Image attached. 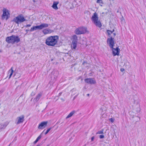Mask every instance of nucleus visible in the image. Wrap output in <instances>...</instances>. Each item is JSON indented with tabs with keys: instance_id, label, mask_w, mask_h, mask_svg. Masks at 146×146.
<instances>
[{
	"instance_id": "473e14b6",
	"label": "nucleus",
	"mask_w": 146,
	"mask_h": 146,
	"mask_svg": "<svg viewBox=\"0 0 146 146\" xmlns=\"http://www.w3.org/2000/svg\"><path fill=\"white\" fill-rule=\"evenodd\" d=\"M31 26V25L30 24L27 25L26 26V27H30Z\"/></svg>"
},
{
	"instance_id": "aec40b11",
	"label": "nucleus",
	"mask_w": 146,
	"mask_h": 146,
	"mask_svg": "<svg viewBox=\"0 0 146 146\" xmlns=\"http://www.w3.org/2000/svg\"><path fill=\"white\" fill-rule=\"evenodd\" d=\"M76 111H71L67 116L66 118H68L71 117L75 113Z\"/></svg>"
},
{
	"instance_id": "9b49d317",
	"label": "nucleus",
	"mask_w": 146,
	"mask_h": 146,
	"mask_svg": "<svg viewBox=\"0 0 146 146\" xmlns=\"http://www.w3.org/2000/svg\"><path fill=\"white\" fill-rule=\"evenodd\" d=\"M47 121H43L39 124L38 128L39 129H42L45 127L47 125Z\"/></svg>"
},
{
	"instance_id": "4468645a",
	"label": "nucleus",
	"mask_w": 146,
	"mask_h": 146,
	"mask_svg": "<svg viewBox=\"0 0 146 146\" xmlns=\"http://www.w3.org/2000/svg\"><path fill=\"white\" fill-rule=\"evenodd\" d=\"M40 30H41L44 28H46L48 27L49 24L47 23H43L39 25Z\"/></svg>"
},
{
	"instance_id": "2f4dec72",
	"label": "nucleus",
	"mask_w": 146,
	"mask_h": 146,
	"mask_svg": "<svg viewBox=\"0 0 146 146\" xmlns=\"http://www.w3.org/2000/svg\"><path fill=\"white\" fill-rule=\"evenodd\" d=\"M94 139V136L92 137L91 138V141H93Z\"/></svg>"
},
{
	"instance_id": "5701e85b",
	"label": "nucleus",
	"mask_w": 146,
	"mask_h": 146,
	"mask_svg": "<svg viewBox=\"0 0 146 146\" xmlns=\"http://www.w3.org/2000/svg\"><path fill=\"white\" fill-rule=\"evenodd\" d=\"M77 43L72 42L71 46L73 49H75L76 47Z\"/></svg>"
},
{
	"instance_id": "a19ab883",
	"label": "nucleus",
	"mask_w": 146,
	"mask_h": 146,
	"mask_svg": "<svg viewBox=\"0 0 146 146\" xmlns=\"http://www.w3.org/2000/svg\"><path fill=\"white\" fill-rule=\"evenodd\" d=\"M89 95H90V94H87V96H89Z\"/></svg>"
},
{
	"instance_id": "49530a36",
	"label": "nucleus",
	"mask_w": 146,
	"mask_h": 146,
	"mask_svg": "<svg viewBox=\"0 0 146 146\" xmlns=\"http://www.w3.org/2000/svg\"><path fill=\"white\" fill-rule=\"evenodd\" d=\"M33 1L34 2H35V1L34 0H33Z\"/></svg>"
},
{
	"instance_id": "b1692460",
	"label": "nucleus",
	"mask_w": 146,
	"mask_h": 146,
	"mask_svg": "<svg viewBox=\"0 0 146 146\" xmlns=\"http://www.w3.org/2000/svg\"><path fill=\"white\" fill-rule=\"evenodd\" d=\"M9 123L8 122H5L3 125H1V128H5L8 124Z\"/></svg>"
},
{
	"instance_id": "f8f14e48",
	"label": "nucleus",
	"mask_w": 146,
	"mask_h": 146,
	"mask_svg": "<svg viewBox=\"0 0 146 146\" xmlns=\"http://www.w3.org/2000/svg\"><path fill=\"white\" fill-rule=\"evenodd\" d=\"M112 52L113 55H119V49L117 47L116 48H112Z\"/></svg>"
},
{
	"instance_id": "79ce46f5",
	"label": "nucleus",
	"mask_w": 146,
	"mask_h": 146,
	"mask_svg": "<svg viewBox=\"0 0 146 146\" xmlns=\"http://www.w3.org/2000/svg\"><path fill=\"white\" fill-rule=\"evenodd\" d=\"M113 35L114 36H115L116 35V34L115 33H114Z\"/></svg>"
},
{
	"instance_id": "7ed1b4c3",
	"label": "nucleus",
	"mask_w": 146,
	"mask_h": 146,
	"mask_svg": "<svg viewBox=\"0 0 146 146\" xmlns=\"http://www.w3.org/2000/svg\"><path fill=\"white\" fill-rule=\"evenodd\" d=\"M91 20L94 24L96 26L99 28H101L102 26V23L99 20L97 14L94 13L91 18Z\"/></svg>"
},
{
	"instance_id": "e433bc0d",
	"label": "nucleus",
	"mask_w": 146,
	"mask_h": 146,
	"mask_svg": "<svg viewBox=\"0 0 146 146\" xmlns=\"http://www.w3.org/2000/svg\"><path fill=\"white\" fill-rule=\"evenodd\" d=\"M61 100L62 101H64V99H63V98H61Z\"/></svg>"
},
{
	"instance_id": "6ab92c4d",
	"label": "nucleus",
	"mask_w": 146,
	"mask_h": 146,
	"mask_svg": "<svg viewBox=\"0 0 146 146\" xmlns=\"http://www.w3.org/2000/svg\"><path fill=\"white\" fill-rule=\"evenodd\" d=\"M41 94H38L36 96V97L34 99V100H35V101L37 102L39 100V99H40V98L41 97Z\"/></svg>"
},
{
	"instance_id": "a18cd8bd",
	"label": "nucleus",
	"mask_w": 146,
	"mask_h": 146,
	"mask_svg": "<svg viewBox=\"0 0 146 146\" xmlns=\"http://www.w3.org/2000/svg\"><path fill=\"white\" fill-rule=\"evenodd\" d=\"M31 94L32 95H34V94H33V93H32Z\"/></svg>"
},
{
	"instance_id": "c85d7f7f",
	"label": "nucleus",
	"mask_w": 146,
	"mask_h": 146,
	"mask_svg": "<svg viewBox=\"0 0 146 146\" xmlns=\"http://www.w3.org/2000/svg\"><path fill=\"white\" fill-rule=\"evenodd\" d=\"M99 137L100 139H102L104 137V136L103 135H100L99 136Z\"/></svg>"
},
{
	"instance_id": "cd10ccee",
	"label": "nucleus",
	"mask_w": 146,
	"mask_h": 146,
	"mask_svg": "<svg viewBox=\"0 0 146 146\" xmlns=\"http://www.w3.org/2000/svg\"><path fill=\"white\" fill-rule=\"evenodd\" d=\"M109 120L112 123H113L114 122V119H113L112 118H111L109 119Z\"/></svg>"
},
{
	"instance_id": "f03ea898",
	"label": "nucleus",
	"mask_w": 146,
	"mask_h": 146,
	"mask_svg": "<svg viewBox=\"0 0 146 146\" xmlns=\"http://www.w3.org/2000/svg\"><path fill=\"white\" fill-rule=\"evenodd\" d=\"M6 40L8 43L14 44L18 43L20 41V40L18 36L13 35L11 36L7 37Z\"/></svg>"
},
{
	"instance_id": "423d86ee",
	"label": "nucleus",
	"mask_w": 146,
	"mask_h": 146,
	"mask_svg": "<svg viewBox=\"0 0 146 146\" xmlns=\"http://www.w3.org/2000/svg\"><path fill=\"white\" fill-rule=\"evenodd\" d=\"M58 75V72L56 70H53L51 73L50 76L51 78V80H52L53 82H54L56 80Z\"/></svg>"
},
{
	"instance_id": "7c9ffc66",
	"label": "nucleus",
	"mask_w": 146,
	"mask_h": 146,
	"mask_svg": "<svg viewBox=\"0 0 146 146\" xmlns=\"http://www.w3.org/2000/svg\"><path fill=\"white\" fill-rule=\"evenodd\" d=\"M41 137V135H40L37 138L39 140Z\"/></svg>"
},
{
	"instance_id": "09e8293b",
	"label": "nucleus",
	"mask_w": 146,
	"mask_h": 146,
	"mask_svg": "<svg viewBox=\"0 0 146 146\" xmlns=\"http://www.w3.org/2000/svg\"><path fill=\"white\" fill-rule=\"evenodd\" d=\"M1 51H0V52Z\"/></svg>"
},
{
	"instance_id": "ea45409f",
	"label": "nucleus",
	"mask_w": 146,
	"mask_h": 146,
	"mask_svg": "<svg viewBox=\"0 0 146 146\" xmlns=\"http://www.w3.org/2000/svg\"><path fill=\"white\" fill-rule=\"evenodd\" d=\"M29 31V30H26V31L27 32V33Z\"/></svg>"
},
{
	"instance_id": "2eb2a0df",
	"label": "nucleus",
	"mask_w": 146,
	"mask_h": 146,
	"mask_svg": "<svg viewBox=\"0 0 146 146\" xmlns=\"http://www.w3.org/2000/svg\"><path fill=\"white\" fill-rule=\"evenodd\" d=\"M72 42L77 43L78 38L76 35H73L72 39Z\"/></svg>"
},
{
	"instance_id": "1a4fd4ad",
	"label": "nucleus",
	"mask_w": 146,
	"mask_h": 146,
	"mask_svg": "<svg viewBox=\"0 0 146 146\" xmlns=\"http://www.w3.org/2000/svg\"><path fill=\"white\" fill-rule=\"evenodd\" d=\"M84 81L87 83L90 84H95L96 82V80L92 78H86L84 79Z\"/></svg>"
},
{
	"instance_id": "c9c22d12",
	"label": "nucleus",
	"mask_w": 146,
	"mask_h": 146,
	"mask_svg": "<svg viewBox=\"0 0 146 146\" xmlns=\"http://www.w3.org/2000/svg\"><path fill=\"white\" fill-rule=\"evenodd\" d=\"M62 94V92H60L59 94H58V95L59 96H60Z\"/></svg>"
},
{
	"instance_id": "de8ad7c7",
	"label": "nucleus",
	"mask_w": 146,
	"mask_h": 146,
	"mask_svg": "<svg viewBox=\"0 0 146 146\" xmlns=\"http://www.w3.org/2000/svg\"><path fill=\"white\" fill-rule=\"evenodd\" d=\"M39 146V145H37L36 146Z\"/></svg>"
},
{
	"instance_id": "c03bdc74",
	"label": "nucleus",
	"mask_w": 146,
	"mask_h": 146,
	"mask_svg": "<svg viewBox=\"0 0 146 146\" xmlns=\"http://www.w3.org/2000/svg\"><path fill=\"white\" fill-rule=\"evenodd\" d=\"M31 94L32 95H34V94H33V93H32Z\"/></svg>"
},
{
	"instance_id": "bb28decb",
	"label": "nucleus",
	"mask_w": 146,
	"mask_h": 146,
	"mask_svg": "<svg viewBox=\"0 0 146 146\" xmlns=\"http://www.w3.org/2000/svg\"><path fill=\"white\" fill-rule=\"evenodd\" d=\"M51 127H50L47 130H46V131L45 133V134L46 135V134L49 132V131L51 130Z\"/></svg>"
},
{
	"instance_id": "ddd939ff",
	"label": "nucleus",
	"mask_w": 146,
	"mask_h": 146,
	"mask_svg": "<svg viewBox=\"0 0 146 146\" xmlns=\"http://www.w3.org/2000/svg\"><path fill=\"white\" fill-rule=\"evenodd\" d=\"M42 32L45 35L48 34V33H52L53 32V31L52 30L50 29H44L42 31Z\"/></svg>"
},
{
	"instance_id": "f257e3e1",
	"label": "nucleus",
	"mask_w": 146,
	"mask_h": 146,
	"mask_svg": "<svg viewBox=\"0 0 146 146\" xmlns=\"http://www.w3.org/2000/svg\"><path fill=\"white\" fill-rule=\"evenodd\" d=\"M58 39L57 36H51L46 39L45 43L48 46H54L57 44Z\"/></svg>"
},
{
	"instance_id": "0eeeda50",
	"label": "nucleus",
	"mask_w": 146,
	"mask_h": 146,
	"mask_svg": "<svg viewBox=\"0 0 146 146\" xmlns=\"http://www.w3.org/2000/svg\"><path fill=\"white\" fill-rule=\"evenodd\" d=\"M3 13L2 15V18L3 19H6L7 20L8 18V15L9 13L8 10L5 8H3Z\"/></svg>"
},
{
	"instance_id": "20e7f679",
	"label": "nucleus",
	"mask_w": 146,
	"mask_h": 146,
	"mask_svg": "<svg viewBox=\"0 0 146 146\" xmlns=\"http://www.w3.org/2000/svg\"><path fill=\"white\" fill-rule=\"evenodd\" d=\"M26 20L22 14H20L15 18L13 21L17 24L26 21Z\"/></svg>"
},
{
	"instance_id": "f704fd0d",
	"label": "nucleus",
	"mask_w": 146,
	"mask_h": 146,
	"mask_svg": "<svg viewBox=\"0 0 146 146\" xmlns=\"http://www.w3.org/2000/svg\"><path fill=\"white\" fill-rule=\"evenodd\" d=\"M85 64H87V62H84L83 63H82V65H84Z\"/></svg>"
},
{
	"instance_id": "c756f323",
	"label": "nucleus",
	"mask_w": 146,
	"mask_h": 146,
	"mask_svg": "<svg viewBox=\"0 0 146 146\" xmlns=\"http://www.w3.org/2000/svg\"><path fill=\"white\" fill-rule=\"evenodd\" d=\"M124 68H121V69H120V71L123 72H124Z\"/></svg>"
},
{
	"instance_id": "37998d69",
	"label": "nucleus",
	"mask_w": 146,
	"mask_h": 146,
	"mask_svg": "<svg viewBox=\"0 0 146 146\" xmlns=\"http://www.w3.org/2000/svg\"><path fill=\"white\" fill-rule=\"evenodd\" d=\"M36 140H37L38 141L39 140V139H38L37 138L36 139Z\"/></svg>"
},
{
	"instance_id": "4be33fe9",
	"label": "nucleus",
	"mask_w": 146,
	"mask_h": 146,
	"mask_svg": "<svg viewBox=\"0 0 146 146\" xmlns=\"http://www.w3.org/2000/svg\"><path fill=\"white\" fill-rule=\"evenodd\" d=\"M114 30L113 29L112 31H111L109 30H107V32L108 35L109 36V37H110V35L111 34H112L113 32H114Z\"/></svg>"
},
{
	"instance_id": "9d476101",
	"label": "nucleus",
	"mask_w": 146,
	"mask_h": 146,
	"mask_svg": "<svg viewBox=\"0 0 146 146\" xmlns=\"http://www.w3.org/2000/svg\"><path fill=\"white\" fill-rule=\"evenodd\" d=\"M17 119L18 121L16 122V124L18 125L20 123H22L24 120V116L23 115H22L20 117H17Z\"/></svg>"
},
{
	"instance_id": "39448f33",
	"label": "nucleus",
	"mask_w": 146,
	"mask_h": 146,
	"mask_svg": "<svg viewBox=\"0 0 146 146\" xmlns=\"http://www.w3.org/2000/svg\"><path fill=\"white\" fill-rule=\"evenodd\" d=\"M87 28L81 27L76 29L75 31V33L77 35H80L85 33L87 32Z\"/></svg>"
},
{
	"instance_id": "dca6fc26",
	"label": "nucleus",
	"mask_w": 146,
	"mask_h": 146,
	"mask_svg": "<svg viewBox=\"0 0 146 146\" xmlns=\"http://www.w3.org/2000/svg\"><path fill=\"white\" fill-rule=\"evenodd\" d=\"M58 3V2L54 1L52 7L54 9L56 10H57L58 7H57V5Z\"/></svg>"
},
{
	"instance_id": "a211bd4d",
	"label": "nucleus",
	"mask_w": 146,
	"mask_h": 146,
	"mask_svg": "<svg viewBox=\"0 0 146 146\" xmlns=\"http://www.w3.org/2000/svg\"><path fill=\"white\" fill-rule=\"evenodd\" d=\"M37 29L40 30V27L39 25L36 26L34 27H31L30 30L31 31H33L34 30H36Z\"/></svg>"
},
{
	"instance_id": "6e6552de",
	"label": "nucleus",
	"mask_w": 146,
	"mask_h": 146,
	"mask_svg": "<svg viewBox=\"0 0 146 146\" xmlns=\"http://www.w3.org/2000/svg\"><path fill=\"white\" fill-rule=\"evenodd\" d=\"M114 40L113 38L111 36L110 38H108L107 40V42L109 44V46L111 48H113L114 45Z\"/></svg>"
},
{
	"instance_id": "a878e982",
	"label": "nucleus",
	"mask_w": 146,
	"mask_h": 146,
	"mask_svg": "<svg viewBox=\"0 0 146 146\" xmlns=\"http://www.w3.org/2000/svg\"><path fill=\"white\" fill-rule=\"evenodd\" d=\"M97 3H98L100 4V5L102 6V5L103 4V1L102 0H97Z\"/></svg>"
},
{
	"instance_id": "412c9836",
	"label": "nucleus",
	"mask_w": 146,
	"mask_h": 146,
	"mask_svg": "<svg viewBox=\"0 0 146 146\" xmlns=\"http://www.w3.org/2000/svg\"><path fill=\"white\" fill-rule=\"evenodd\" d=\"M13 72V67H11V69L8 71L9 73L10 72V73L9 75V78H10L12 75Z\"/></svg>"
},
{
	"instance_id": "f3484780",
	"label": "nucleus",
	"mask_w": 146,
	"mask_h": 146,
	"mask_svg": "<svg viewBox=\"0 0 146 146\" xmlns=\"http://www.w3.org/2000/svg\"><path fill=\"white\" fill-rule=\"evenodd\" d=\"M123 66H125L127 69H128L130 67L129 63L127 60L125 61Z\"/></svg>"
},
{
	"instance_id": "393cba45",
	"label": "nucleus",
	"mask_w": 146,
	"mask_h": 146,
	"mask_svg": "<svg viewBox=\"0 0 146 146\" xmlns=\"http://www.w3.org/2000/svg\"><path fill=\"white\" fill-rule=\"evenodd\" d=\"M104 129H102L101 130L98 131L96 134H103L104 133Z\"/></svg>"
},
{
	"instance_id": "4c0bfd02",
	"label": "nucleus",
	"mask_w": 146,
	"mask_h": 146,
	"mask_svg": "<svg viewBox=\"0 0 146 146\" xmlns=\"http://www.w3.org/2000/svg\"><path fill=\"white\" fill-rule=\"evenodd\" d=\"M77 95H77L75 96H74V99H75V98L77 97Z\"/></svg>"
},
{
	"instance_id": "72a5a7b5",
	"label": "nucleus",
	"mask_w": 146,
	"mask_h": 146,
	"mask_svg": "<svg viewBox=\"0 0 146 146\" xmlns=\"http://www.w3.org/2000/svg\"><path fill=\"white\" fill-rule=\"evenodd\" d=\"M38 141L36 139V140L34 142V144H35Z\"/></svg>"
},
{
	"instance_id": "58836bf2",
	"label": "nucleus",
	"mask_w": 146,
	"mask_h": 146,
	"mask_svg": "<svg viewBox=\"0 0 146 146\" xmlns=\"http://www.w3.org/2000/svg\"><path fill=\"white\" fill-rule=\"evenodd\" d=\"M89 11H85V12H84V13H87V12H88Z\"/></svg>"
}]
</instances>
